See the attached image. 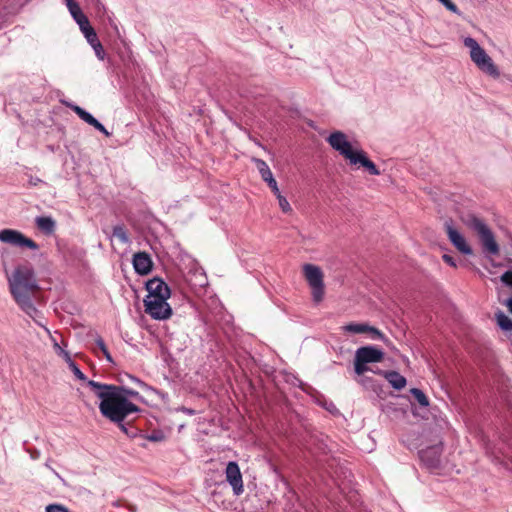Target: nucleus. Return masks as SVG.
I'll return each mask as SVG.
<instances>
[{
  "label": "nucleus",
  "mask_w": 512,
  "mask_h": 512,
  "mask_svg": "<svg viewBox=\"0 0 512 512\" xmlns=\"http://www.w3.org/2000/svg\"><path fill=\"white\" fill-rule=\"evenodd\" d=\"M10 293L20 309L36 323L41 318L40 311L35 307L33 299L39 289L34 269L31 264L18 265L8 276Z\"/></svg>",
  "instance_id": "f257e3e1"
},
{
  "label": "nucleus",
  "mask_w": 512,
  "mask_h": 512,
  "mask_svg": "<svg viewBox=\"0 0 512 512\" xmlns=\"http://www.w3.org/2000/svg\"><path fill=\"white\" fill-rule=\"evenodd\" d=\"M87 384L101 399L100 413L111 422H123L131 414L140 411L139 407L123 394V387L94 380H89Z\"/></svg>",
  "instance_id": "f03ea898"
},
{
  "label": "nucleus",
  "mask_w": 512,
  "mask_h": 512,
  "mask_svg": "<svg viewBox=\"0 0 512 512\" xmlns=\"http://www.w3.org/2000/svg\"><path fill=\"white\" fill-rule=\"evenodd\" d=\"M463 44L466 48L469 49L471 61L480 71L494 79L500 76V71L497 65L474 38L465 37L463 39Z\"/></svg>",
  "instance_id": "7ed1b4c3"
},
{
  "label": "nucleus",
  "mask_w": 512,
  "mask_h": 512,
  "mask_svg": "<svg viewBox=\"0 0 512 512\" xmlns=\"http://www.w3.org/2000/svg\"><path fill=\"white\" fill-rule=\"evenodd\" d=\"M465 224L477 234L485 255L497 256L499 254L500 247L496 242L495 236L489 226L482 219L474 215H470L465 220Z\"/></svg>",
  "instance_id": "20e7f679"
},
{
  "label": "nucleus",
  "mask_w": 512,
  "mask_h": 512,
  "mask_svg": "<svg viewBox=\"0 0 512 512\" xmlns=\"http://www.w3.org/2000/svg\"><path fill=\"white\" fill-rule=\"evenodd\" d=\"M384 352L376 346H363L356 350L354 358V370L357 375H363L369 368L367 364L381 362Z\"/></svg>",
  "instance_id": "39448f33"
},
{
  "label": "nucleus",
  "mask_w": 512,
  "mask_h": 512,
  "mask_svg": "<svg viewBox=\"0 0 512 512\" xmlns=\"http://www.w3.org/2000/svg\"><path fill=\"white\" fill-rule=\"evenodd\" d=\"M303 273L312 290L313 300L320 302L324 296V275L322 270L314 264H304Z\"/></svg>",
  "instance_id": "423d86ee"
},
{
  "label": "nucleus",
  "mask_w": 512,
  "mask_h": 512,
  "mask_svg": "<svg viewBox=\"0 0 512 512\" xmlns=\"http://www.w3.org/2000/svg\"><path fill=\"white\" fill-rule=\"evenodd\" d=\"M169 297H150L144 299L145 312L155 320H166L172 315V308L168 304Z\"/></svg>",
  "instance_id": "0eeeda50"
},
{
  "label": "nucleus",
  "mask_w": 512,
  "mask_h": 512,
  "mask_svg": "<svg viewBox=\"0 0 512 512\" xmlns=\"http://www.w3.org/2000/svg\"><path fill=\"white\" fill-rule=\"evenodd\" d=\"M327 142L329 145L336 151H338L342 156H344L351 163V159H353L357 154L358 150H353L351 143L347 140L346 135L341 131H335L331 133Z\"/></svg>",
  "instance_id": "6e6552de"
},
{
  "label": "nucleus",
  "mask_w": 512,
  "mask_h": 512,
  "mask_svg": "<svg viewBox=\"0 0 512 512\" xmlns=\"http://www.w3.org/2000/svg\"><path fill=\"white\" fill-rule=\"evenodd\" d=\"M0 241L16 247H27L32 250L38 249L36 242L30 238H27L24 234L14 229L1 230Z\"/></svg>",
  "instance_id": "1a4fd4ad"
},
{
  "label": "nucleus",
  "mask_w": 512,
  "mask_h": 512,
  "mask_svg": "<svg viewBox=\"0 0 512 512\" xmlns=\"http://www.w3.org/2000/svg\"><path fill=\"white\" fill-rule=\"evenodd\" d=\"M225 477L235 496H239L244 492L242 473L237 462L230 461L227 463Z\"/></svg>",
  "instance_id": "9d476101"
},
{
  "label": "nucleus",
  "mask_w": 512,
  "mask_h": 512,
  "mask_svg": "<svg viewBox=\"0 0 512 512\" xmlns=\"http://www.w3.org/2000/svg\"><path fill=\"white\" fill-rule=\"evenodd\" d=\"M442 445L435 444L419 451L421 462L431 471H435L440 467Z\"/></svg>",
  "instance_id": "9b49d317"
},
{
  "label": "nucleus",
  "mask_w": 512,
  "mask_h": 512,
  "mask_svg": "<svg viewBox=\"0 0 512 512\" xmlns=\"http://www.w3.org/2000/svg\"><path fill=\"white\" fill-rule=\"evenodd\" d=\"M445 229L449 241L460 253L464 255H471L473 253V250L468 244L466 238L457 229H455L451 223L446 222Z\"/></svg>",
  "instance_id": "f8f14e48"
},
{
  "label": "nucleus",
  "mask_w": 512,
  "mask_h": 512,
  "mask_svg": "<svg viewBox=\"0 0 512 512\" xmlns=\"http://www.w3.org/2000/svg\"><path fill=\"white\" fill-rule=\"evenodd\" d=\"M344 332L350 334H364L369 333L372 339H384V335L377 328L370 326L367 323L351 322L341 328Z\"/></svg>",
  "instance_id": "ddd939ff"
},
{
  "label": "nucleus",
  "mask_w": 512,
  "mask_h": 512,
  "mask_svg": "<svg viewBox=\"0 0 512 512\" xmlns=\"http://www.w3.org/2000/svg\"><path fill=\"white\" fill-rule=\"evenodd\" d=\"M147 296L150 297H170V288L159 278H153L146 283Z\"/></svg>",
  "instance_id": "4468645a"
},
{
  "label": "nucleus",
  "mask_w": 512,
  "mask_h": 512,
  "mask_svg": "<svg viewBox=\"0 0 512 512\" xmlns=\"http://www.w3.org/2000/svg\"><path fill=\"white\" fill-rule=\"evenodd\" d=\"M133 267L139 275H147L151 272L153 263L146 252H137L133 256Z\"/></svg>",
  "instance_id": "2eb2a0df"
},
{
  "label": "nucleus",
  "mask_w": 512,
  "mask_h": 512,
  "mask_svg": "<svg viewBox=\"0 0 512 512\" xmlns=\"http://www.w3.org/2000/svg\"><path fill=\"white\" fill-rule=\"evenodd\" d=\"M187 281L195 292L208 285V278L202 268H196L195 270L190 271Z\"/></svg>",
  "instance_id": "dca6fc26"
},
{
  "label": "nucleus",
  "mask_w": 512,
  "mask_h": 512,
  "mask_svg": "<svg viewBox=\"0 0 512 512\" xmlns=\"http://www.w3.org/2000/svg\"><path fill=\"white\" fill-rule=\"evenodd\" d=\"M351 165H360L364 167L369 174L378 176L381 174L380 170L376 165L367 157L366 153L362 150H358V154L351 159Z\"/></svg>",
  "instance_id": "f3484780"
},
{
  "label": "nucleus",
  "mask_w": 512,
  "mask_h": 512,
  "mask_svg": "<svg viewBox=\"0 0 512 512\" xmlns=\"http://www.w3.org/2000/svg\"><path fill=\"white\" fill-rule=\"evenodd\" d=\"M35 224L45 235H52L56 229V222L51 216H38L35 218Z\"/></svg>",
  "instance_id": "a211bd4d"
},
{
  "label": "nucleus",
  "mask_w": 512,
  "mask_h": 512,
  "mask_svg": "<svg viewBox=\"0 0 512 512\" xmlns=\"http://www.w3.org/2000/svg\"><path fill=\"white\" fill-rule=\"evenodd\" d=\"M381 374L396 390H401L406 386V378L397 371H383Z\"/></svg>",
  "instance_id": "6ab92c4d"
},
{
  "label": "nucleus",
  "mask_w": 512,
  "mask_h": 512,
  "mask_svg": "<svg viewBox=\"0 0 512 512\" xmlns=\"http://www.w3.org/2000/svg\"><path fill=\"white\" fill-rule=\"evenodd\" d=\"M66 106L73 110L84 122L91 126H93L97 121L95 117H93L89 112L78 105L66 103Z\"/></svg>",
  "instance_id": "aec40b11"
},
{
  "label": "nucleus",
  "mask_w": 512,
  "mask_h": 512,
  "mask_svg": "<svg viewBox=\"0 0 512 512\" xmlns=\"http://www.w3.org/2000/svg\"><path fill=\"white\" fill-rule=\"evenodd\" d=\"M254 163L256 164V167L263 181L267 182L270 179L274 178L272 171L270 170L268 164L264 160L255 158Z\"/></svg>",
  "instance_id": "412c9836"
},
{
  "label": "nucleus",
  "mask_w": 512,
  "mask_h": 512,
  "mask_svg": "<svg viewBox=\"0 0 512 512\" xmlns=\"http://www.w3.org/2000/svg\"><path fill=\"white\" fill-rule=\"evenodd\" d=\"M64 1L66 3V6H67L71 16L76 21V23L83 17H86L75 0H64Z\"/></svg>",
  "instance_id": "4be33fe9"
},
{
  "label": "nucleus",
  "mask_w": 512,
  "mask_h": 512,
  "mask_svg": "<svg viewBox=\"0 0 512 512\" xmlns=\"http://www.w3.org/2000/svg\"><path fill=\"white\" fill-rule=\"evenodd\" d=\"M497 324L504 331L512 330V320L502 311L495 314Z\"/></svg>",
  "instance_id": "5701e85b"
},
{
  "label": "nucleus",
  "mask_w": 512,
  "mask_h": 512,
  "mask_svg": "<svg viewBox=\"0 0 512 512\" xmlns=\"http://www.w3.org/2000/svg\"><path fill=\"white\" fill-rule=\"evenodd\" d=\"M118 427L121 429V431L126 434L129 438H135L139 435V430L130 425L129 423L123 422H117L116 423Z\"/></svg>",
  "instance_id": "b1692460"
},
{
  "label": "nucleus",
  "mask_w": 512,
  "mask_h": 512,
  "mask_svg": "<svg viewBox=\"0 0 512 512\" xmlns=\"http://www.w3.org/2000/svg\"><path fill=\"white\" fill-rule=\"evenodd\" d=\"M113 236L118 238L122 243L127 244L130 242V238L123 225H116L113 227Z\"/></svg>",
  "instance_id": "393cba45"
},
{
  "label": "nucleus",
  "mask_w": 512,
  "mask_h": 512,
  "mask_svg": "<svg viewBox=\"0 0 512 512\" xmlns=\"http://www.w3.org/2000/svg\"><path fill=\"white\" fill-rule=\"evenodd\" d=\"M411 394L415 398V400L423 407H426L429 405V401L427 396L424 394V392L418 388H412Z\"/></svg>",
  "instance_id": "a878e982"
},
{
  "label": "nucleus",
  "mask_w": 512,
  "mask_h": 512,
  "mask_svg": "<svg viewBox=\"0 0 512 512\" xmlns=\"http://www.w3.org/2000/svg\"><path fill=\"white\" fill-rule=\"evenodd\" d=\"M318 404L321 405L327 411H329L331 414L338 413V409L332 401L326 399L318 400Z\"/></svg>",
  "instance_id": "bb28decb"
},
{
  "label": "nucleus",
  "mask_w": 512,
  "mask_h": 512,
  "mask_svg": "<svg viewBox=\"0 0 512 512\" xmlns=\"http://www.w3.org/2000/svg\"><path fill=\"white\" fill-rule=\"evenodd\" d=\"M87 42L92 46L99 41L98 36L93 28L83 32Z\"/></svg>",
  "instance_id": "cd10ccee"
},
{
  "label": "nucleus",
  "mask_w": 512,
  "mask_h": 512,
  "mask_svg": "<svg viewBox=\"0 0 512 512\" xmlns=\"http://www.w3.org/2000/svg\"><path fill=\"white\" fill-rule=\"evenodd\" d=\"M46 512H69V509L63 504L53 503L49 504L45 508Z\"/></svg>",
  "instance_id": "c85d7f7f"
},
{
  "label": "nucleus",
  "mask_w": 512,
  "mask_h": 512,
  "mask_svg": "<svg viewBox=\"0 0 512 512\" xmlns=\"http://www.w3.org/2000/svg\"><path fill=\"white\" fill-rule=\"evenodd\" d=\"M447 10H449L450 12L454 13V14H457V15H461V12L460 10L458 9V7L456 6V4H454L451 0H438Z\"/></svg>",
  "instance_id": "c756f323"
},
{
  "label": "nucleus",
  "mask_w": 512,
  "mask_h": 512,
  "mask_svg": "<svg viewBox=\"0 0 512 512\" xmlns=\"http://www.w3.org/2000/svg\"><path fill=\"white\" fill-rule=\"evenodd\" d=\"M277 199L279 202V206L284 213H289L292 211V208L288 200L283 195H280L279 197H277Z\"/></svg>",
  "instance_id": "7c9ffc66"
},
{
  "label": "nucleus",
  "mask_w": 512,
  "mask_h": 512,
  "mask_svg": "<svg viewBox=\"0 0 512 512\" xmlns=\"http://www.w3.org/2000/svg\"><path fill=\"white\" fill-rule=\"evenodd\" d=\"M91 47L93 48L97 58L100 60H103L104 56H105V52H104L103 46L100 43V41L96 42L95 45H92Z\"/></svg>",
  "instance_id": "2f4dec72"
},
{
  "label": "nucleus",
  "mask_w": 512,
  "mask_h": 512,
  "mask_svg": "<svg viewBox=\"0 0 512 512\" xmlns=\"http://www.w3.org/2000/svg\"><path fill=\"white\" fill-rule=\"evenodd\" d=\"M69 366H70V368H71L72 372L74 373V375H75L78 379H80V380H86V377H85V375L83 374V372L79 369V367H78V366H77L73 361H71V362L69 363Z\"/></svg>",
  "instance_id": "473e14b6"
},
{
  "label": "nucleus",
  "mask_w": 512,
  "mask_h": 512,
  "mask_svg": "<svg viewBox=\"0 0 512 512\" xmlns=\"http://www.w3.org/2000/svg\"><path fill=\"white\" fill-rule=\"evenodd\" d=\"M145 439L151 441V442H160L164 439V435L162 432H153L152 434H149L144 437Z\"/></svg>",
  "instance_id": "72a5a7b5"
},
{
  "label": "nucleus",
  "mask_w": 512,
  "mask_h": 512,
  "mask_svg": "<svg viewBox=\"0 0 512 512\" xmlns=\"http://www.w3.org/2000/svg\"><path fill=\"white\" fill-rule=\"evenodd\" d=\"M77 24L79 25V28H80V30L82 31V33H83L84 31H87V30H89V29L93 28V27L90 25V22H89V20H88V18H87V17H83L82 19H80V20L77 22Z\"/></svg>",
  "instance_id": "f704fd0d"
},
{
  "label": "nucleus",
  "mask_w": 512,
  "mask_h": 512,
  "mask_svg": "<svg viewBox=\"0 0 512 512\" xmlns=\"http://www.w3.org/2000/svg\"><path fill=\"white\" fill-rule=\"evenodd\" d=\"M266 183L268 184V186L270 187V189L272 190V192L274 193V195L276 197H279L280 195H282L280 190H279V188H278V185H277V182H276L275 178L270 179Z\"/></svg>",
  "instance_id": "c9c22d12"
},
{
  "label": "nucleus",
  "mask_w": 512,
  "mask_h": 512,
  "mask_svg": "<svg viewBox=\"0 0 512 512\" xmlns=\"http://www.w3.org/2000/svg\"><path fill=\"white\" fill-rule=\"evenodd\" d=\"M501 281L505 285L512 287V271H506L505 273H503L501 276Z\"/></svg>",
  "instance_id": "e433bc0d"
},
{
  "label": "nucleus",
  "mask_w": 512,
  "mask_h": 512,
  "mask_svg": "<svg viewBox=\"0 0 512 512\" xmlns=\"http://www.w3.org/2000/svg\"><path fill=\"white\" fill-rule=\"evenodd\" d=\"M28 0H13V4L10 7V12L17 11L20 7H22Z\"/></svg>",
  "instance_id": "4c0bfd02"
},
{
  "label": "nucleus",
  "mask_w": 512,
  "mask_h": 512,
  "mask_svg": "<svg viewBox=\"0 0 512 512\" xmlns=\"http://www.w3.org/2000/svg\"><path fill=\"white\" fill-rule=\"evenodd\" d=\"M93 127L98 130L99 132L103 133L105 136H110V133L107 131V129L97 120Z\"/></svg>",
  "instance_id": "58836bf2"
},
{
  "label": "nucleus",
  "mask_w": 512,
  "mask_h": 512,
  "mask_svg": "<svg viewBox=\"0 0 512 512\" xmlns=\"http://www.w3.org/2000/svg\"><path fill=\"white\" fill-rule=\"evenodd\" d=\"M442 259H443V261H444L445 263H447V264H448V265H450L451 267H456V266H457V264H456V262H455L454 258H453L452 256L448 255V254H444V255L442 256Z\"/></svg>",
  "instance_id": "ea45409f"
},
{
  "label": "nucleus",
  "mask_w": 512,
  "mask_h": 512,
  "mask_svg": "<svg viewBox=\"0 0 512 512\" xmlns=\"http://www.w3.org/2000/svg\"><path fill=\"white\" fill-rule=\"evenodd\" d=\"M97 348L102 352L104 348H106L105 342L101 337H97L95 340Z\"/></svg>",
  "instance_id": "a19ab883"
},
{
  "label": "nucleus",
  "mask_w": 512,
  "mask_h": 512,
  "mask_svg": "<svg viewBox=\"0 0 512 512\" xmlns=\"http://www.w3.org/2000/svg\"><path fill=\"white\" fill-rule=\"evenodd\" d=\"M102 353L105 356V358L107 359V361H109L110 363H113V358H112L111 354L109 353L107 347L102 350Z\"/></svg>",
  "instance_id": "79ce46f5"
},
{
  "label": "nucleus",
  "mask_w": 512,
  "mask_h": 512,
  "mask_svg": "<svg viewBox=\"0 0 512 512\" xmlns=\"http://www.w3.org/2000/svg\"><path fill=\"white\" fill-rule=\"evenodd\" d=\"M123 394L127 397L128 395H131V396L137 395V392L130 390V389L123 388Z\"/></svg>",
  "instance_id": "37998d69"
},
{
  "label": "nucleus",
  "mask_w": 512,
  "mask_h": 512,
  "mask_svg": "<svg viewBox=\"0 0 512 512\" xmlns=\"http://www.w3.org/2000/svg\"><path fill=\"white\" fill-rule=\"evenodd\" d=\"M506 305L509 309V311L512 313V297L509 298L507 301H506Z\"/></svg>",
  "instance_id": "c03bdc74"
},
{
  "label": "nucleus",
  "mask_w": 512,
  "mask_h": 512,
  "mask_svg": "<svg viewBox=\"0 0 512 512\" xmlns=\"http://www.w3.org/2000/svg\"><path fill=\"white\" fill-rule=\"evenodd\" d=\"M129 377L131 378L132 381L136 382L137 384L143 385V382L141 380H139L138 378L133 377V376H129Z\"/></svg>",
  "instance_id": "a18cd8bd"
},
{
  "label": "nucleus",
  "mask_w": 512,
  "mask_h": 512,
  "mask_svg": "<svg viewBox=\"0 0 512 512\" xmlns=\"http://www.w3.org/2000/svg\"><path fill=\"white\" fill-rule=\"evenodd\" d=\"M185 412L189 415H193L194 414V410L192 409H185Z\"/></svg>",
  "instance_id": "49530a36"
},
{
  "label": "nucleus",
  "mask_w": 512,
  "mask_h": 512,
  "mask_svg": "<svg viewBox=\"0 0 512 512\" xmlns=\"http://www.w3.org/2000/svg\"><path fill=\"white\" fill-rule=\"evenodd\" d=\"M65 356H67L68 361L71 362V358H70V356H68V353H65Z\"/></svg>",
  "instance_id": "de8ad7c7"
},
{
  "label": "nucleus",
  "mask_w": 512,
  "mask_h": 512,
  "mask_svg": "<svg viewBox=\"0 0 512 512\" xmlns=\"http://www.w3.org/2000/svg\"><path fill=\"white\" fill-rule=\"evenodd\" d=\"M65 356H67L68 361L71 362V358H70V356H68V353H65Z\"/></svg>",
  "instance_id": "09e8293b"
},
{
  "label": "nucleus",
  "mask_w": 512,
  "mask_h": 512,
  "mask_svg": "<svg viewBox=\"0 0 512 512\" xmlns=\"http://www.w3.org/2000/svg\"><path fill=\"white\" fill-rule=\"evenodd\" d=\"M65 356H67L68 361L71 362V358H70V356H68V353H65Z\"/></svg>",
  "instance_id": "8fccbe9b"
}]
</instances>
